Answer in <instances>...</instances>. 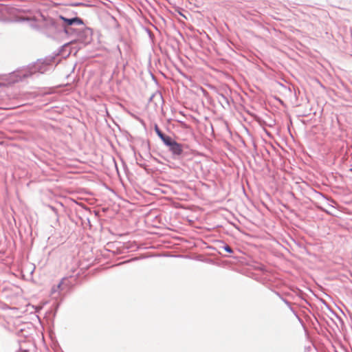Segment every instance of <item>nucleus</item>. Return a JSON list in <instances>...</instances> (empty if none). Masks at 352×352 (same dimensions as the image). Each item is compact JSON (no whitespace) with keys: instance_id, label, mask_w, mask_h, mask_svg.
<instances>
[{"instance_id":"f257e3e1","label":"nucleus","mask_w":352,"mask_h":352,"mask_svg":"<svg viewBox=\"0 0 352 352\" xmlns=\"http://www.w3.org/2000/svg\"><path fill=\"white\" fill-rule=\"evenodd\" d=\"M164 144L169 147L173 155H180L183 152L182 145L175 141L171 137L167 139Z\"/></svg>"},{"instance_id":"7ed1b4c3","label":"nucleus","mask_w":352,"mask_h":352,"mask_svg":"<svg viewBox=\"0 0 352 352\" xmlns=\"http://www.w3.org/2000/svg\"><path fill=\"white\" fill-rule=\"evenodd\" d=\"M155 131L157 133V134L158 135V136L161 138V140L163 141V142L164 143L167 139H168L170 138V136H168V135H165L160 129L159 128L156 126H155Z\"/></svg>"},{"instance_id":"39448f33","label":"nucleus","mask_w":352,"mask_h":352,"mask_svg":"<svg viewBox=\"0 0 352 352\" xmlns=\"http://www.w3.org/2000/svg\"><path fill=\"white\" fill-rule=\"evenodd\" d=\"M61 283H62V282H61V283H60L58 285V286H57V287H58V288H60V286H61Z\"/></svg>"},{"instance_id":"f03ea898","label":"nucleus","mask_w":352,"mask_h":352,"mask_svg":"<svg viewBox=\"0 0 352 352\" xmlns=\"http://www.w3.org/2000/svg\"><path fill=\"white\" fill-rule=\"evenodd\" d=\"M60 19L67 23V25H72L74 23H76V24H78V25H81L82 24V19H80V18L78 17H75V18H73V19H67L65 17H63V16H60Z\"/></svg>"},{"instance_id":"20e7f679","label":"nucleus","mask_w":352,"mask_h":352,"mask_svg":"<svg viewBox=\"0 0 352 352\" xmlns=\"http://www.w3.org/2000/svg\"><path fill=\"white\" fill-rule=\"evenodd\" d=\"M225 250H226L227 252H232V250L231 248H230V247H229V246H226V247L225 248Z\"/></svg>"}]
</instances>
